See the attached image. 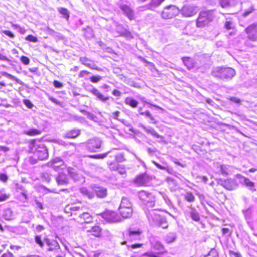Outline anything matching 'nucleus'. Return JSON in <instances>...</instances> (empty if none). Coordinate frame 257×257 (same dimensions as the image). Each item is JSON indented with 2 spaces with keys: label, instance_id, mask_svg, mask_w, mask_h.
<instances>
[{
  "label": "nucleus",
  "instance_id": "ddd939ff",
  "mask_svg": "<svg viewBox=\"0 0 257 257\" xmlns=\"http://www.w3.org/2000/svg\"><path fill=\"white\" fill-rule=\"evenodd\" d=\"M150 242L152 247L157 250L158 253H163L165 252V249L163 245L158 240L157 237L151 236L150 238Z\"/></svg>",
  "mask_w": 257,
  "mask_h": 257
},
{
  "label": "nucleus",
  "instance_id": "8fccbe9b",
  "mask_svg": "<svg viewBox=\"0 0 257 257\" xmlns=\"http://www.w3.org/2000/svg\"><path fill=\"white\" fill-rule=\"evenodd\" d=\"M115 160L116 162L121 163L125 160L124 155L122 153H119L115 156Z\"/></svg>",
  "mask_w": 257,
  "mask_h": 257
},
{
  "label": "nucleus",
  "instance_id": "f704fd0d",
  "mask_svg": "<svg viewBox=\"0 0 257 257\" xmlns=\"http://www.w3.org/2000/svg\"><path fill=\"white\" fill-rule=\"evenodd\" d=\"M177 238L176 232H169L165 236V240L167 243H172L175 241Z\"/></svg>",
  "mask_w": 257,
  "mask_h": 257
},
{
  "label": "nucleus",
  "instance_id": "3c124183",
  "mask_svg": "<svg viewBox=\"0 0 257 257\" xmlns=\"http://www.w3.org/2000/svg\"><path fill=\"white\" fill-rule=\"evenodd\" d=\"M42 179L46 182H49L51 180V175L47 172L42 174Z\"/></svg>",
  "mask_w": 257,
  "mask_h": 257
},
{
  "label": "nucleus",
  "instance_id": "13d9d810",
  "mask_svg": "<svg viewBox=\"0 0 257 257\" xmlns=\"http://www.w3.org/2000/svg\"><path fill=\"white\" fill-rule=\"evenodd\" d=\"M248 38L251 41H256L257 40V31L255 32L248 34Z\"/></svg>",
  "mask_w": 257,
  "mask_h": 257
},
{
  "label": "nucleus",
  "instance_id": "ea45409f",
  "mask_svg": "<svg viewBox=\"0 0 257 257\" xmlns=\"http://www.w3.org/2000/svg\"><path fill=\"white\" fill-rule=\"evenodd\" d=\"M41 132L36 128H31L27 131H24V134L29 136H34L40 135Z\"/></svg>",
  "mask_w": 257,
  "mask_h": 257
},
{
  "label": "nucleus",
  "instance_id": "603ef678",
  "mask_svg": "<svg viewBox=\"0 0 257 257\" xmlns=\"http://www.w3.org/2000/svg\"><path fill=\"white\" fill-rule=\"evenodd\" d=\"M126 83L127 84H128V85H130L131 86H133L135 88L140 87L139 85L137 83H136V82H135L134 81H133L130 79H128V80H127V81H126Z\"/></svg>",
  "mask_w": 257,
  "mask_h": 257
},
{
  "label": "nucleus",
  "instance_id": "393cba45",
  "mask_svg": "<svg viewBox=\"0 0 257 257\" xmlns=\"http://www.w3.org/2000/svg\"><path fill=\"white\" fill-rule=\"evenodd\" d=\"M79 61L82 64L89 68L97 69L95 65L92 62V61L87 57H81L79 58Z\"/></svg>",
  "mask_w": 257,
  "mask_h": 257
},
{
  "label": "nucleus",
  "instance_id": "c9c22d12",
  "mask_svg": "<svg viewBox=\"0 0 257 257\" xmlns=\"http://www.w3.org/2000/svg\"><path fill=\"white\" fill-rule=\"evenodd\" d=\"M165 0H152L150 4L147 7L150 10H154L156 8L159 6Z\"/></svg>",
  "mask_w": 257,
  "mask_h": 257
},
{
  "label": "nucleus",
  "instance_id": "864d4df0",
  "mask_svg": "<svg viewBox=\"0 0 257 257\" xmlns=\"http://www.w3.org/2000/svg\"><path fill=\"white\" fill-rule=\"evenodd\" d=\"M35 242L37 244H39V245L42 247L44 246V242L41 240V237L40 235H36L35 238Z\"/></svg>",
  "mask_w": 257,
  "mask_h": 257
},
{
  "label": "nucleus",
  "instance_id": "7ed1b4c3",
  "mask_svg": "<svg viewBox=\"0 0 257 257\" xmlns=\"http://www.w3.org/2000/svg\"><path fill=\"white\" fill-rule=\"evenodd\" d=\"M236 72L234 69L230 67H216L212 68L211 75L217 79L221 80L231 79Z\"/></svg>",
  "mask_w": 257,
  "mask_h": 257
},
{
  "label": "nucleus",
  "instance_id": "bf43d9fd",
  "mask_svg": "<svg viewBox=\"0 0 257 257\" xmlns=\"http://www.w3.org/2000/svg\"><path fill=\"white\" fill-rule=\"evenodd\" d=\"M20 60L21 62L25 65H28L30 63L29 58L25 56H22L21 57Z\"/></svg>",
  "mask_w": 257,
  "mask_h": 257
},
{
  "label": "nucleus",
  "instance_id": "0e129e2a",
  "mask_svg": "<svg viewBox=\"0 0 257 257\" xmlns=\"http://www.w3.org/2000/svg\"><path fill=\"white\" fill-rule=\"evenodd\" d=\"M24 103L29 108H32L33 107V104L31 101L28 99L24 100Z\"/></svg>",
  "mask_w": 257,
  "mask_h": 257
},
{
  "label": "nucleus",
  "instance_id": "2eb2a0df",
  "mask_svg": "<svg viewBox=\"0 0 257 257\" xmlns=\"http://www.w3.org/2000/svg\"><path fill=\"white\" fill-rule=\"evenodd\" d=\"M82 210V207L75 204H68L64 208L65 212L69 214L70 216L72 215H76L78 214V212Z\"/></svg>",
  "mask_w": 257,
  "mask_h": 257
},
{
  "label": "nucleus",
  "instance_id": "c03bdc74",
  "mask_svg": "<svg viewBox=\"0 0 257 257\" xmlns=\"http://www.w3.org/2000/svg\"><path fill=\"white\" fill-rule=\"evenodd\" d=\"M245 31L247 34L255 32L256 31H257L256 25L255 24H252L249 26L245 29Z\"/></svg>",
  "mask_w": 257,
  "mask_h": 257
},
{
  "label": "nucleus",
  "instance_id": "052dcab7",
  "mask_svg": "<svg viewBox=\"0 0 257 257\" xmlns=\"http://www.w3.org/2000/svg\"><path fill=\"white\" fill-rule=\"evenodd\" d=\"M9 177L6 174L1 173L0 174V180L3 182H7Z\"/></svg>",
  "mask_w": 257,
  "mask_h": 257
},
{
  "label": "nucleus",
  "instance_id": "b1692460",
  "mask_svg": "<svg viewBox=\"0 0 257 257\" xmlns=\"http://www.w3.org/2000/svg\"><path fill=\"white\" fill-rule=\"evenodd\" d=\"M3 217L7 220H13L15 218V215L10 208H6L4 209L2 213Z\"/></svg>",
  "mask_w": 257,
  "mask_h": 257
},
{
  "label": "nucleus",
  "instance_id": "a878e982",
  "mask_svg": "<svg viewBox=\"0 0 257 257\" xmlns=\"http://www.w3.org/2000/svg\"><path fill=\"white\" fill-rule=\"evenodd\" d=\"M236 0H219V5L222 8H227L234 6Z\"/></svg>",
  "mask_w": 257,
  "mask_h": 257
},
{
  "label": "nucleus",
  "instance_id": "9d476101",
  "mask_svg": "<svg viewBox=\"0 0 257 257\" xmlns=\"http://www.w3.org/2000/svg\"><path fill=\"white\" fill-rule=\"evenodd\" d=\"M102 218L107 222L114 223L120 221V216L115 212L107 211L102 214Z\"/></svg>",
  "mask_w": 257,
  "mask_h": 257
},
{
  "label": "nucleus",
  "instance_id": "a211bd4d",
  "mask_svg": "<svg viewBox=\"0 0 257 257\" xmlns=\"http://www.w3.org/2000/svg\"><path fill=\"white\" fill-rule=\"evenodd\" d=\"M92 189L98 197L104 198L107 195V190L103 187L94 185Z\"/></svg>",
  "mask_w": 257,
  "mask_h": 257
},
{
  "label": "nucleus",
  "instance_id": "4468645a",
  "mask_svg": "<svg viewBox=\"0 0 257 257\" xmlns=\"http://www.w3.org/2000/svg\"><path fill=\"white\" fill-rule=\"evenodd\" d=\"M119 9L129 20H133L135 19V12L129 6L125 4H121L119 6Z\"/></svg>",
  "mask_w": 257,
  "mask_h": 257
},
{
  "label": "nucleus",
  "instance_id": "49530a36",
  "mask_svg": "<svg viewBox=\"0 0 257 257\" xmlns=\"http://www.w3.org/2000/svg\"><path fill=\"white\" fill-rule=\"evenodd\" d=\"M185 199L188 202H194L195 200V197L190 192H187L185 195Z\"/></svg>",
  "mask_w": 257,
  "mask_h": 257
},
{
  "label": "nucleus",
  "instance_id": "774afa93",
  "mask_svg": "<svg viewBox=\"0 0 257 257\" xmlns=\"http://www.w3.org/2000/svg\"><path fill=\"white\" fill-rule=\"evenodd\" d=\"M229 100L236 103L240 104L241 103V100L235 97H230Z\"/></svg>",
  "mask_w": 257,
  "mask_h": 257
},
{
  "label": "nucleus",
  "instance_id": "c85d7f7f",
  "mask_svg": "<svg viewBox=\"0 0 257 257\" xmlns=\"http://www.w3.org/2000/svg\"><path fill=\"white\" fill-rule=\"evenodd\" d=\"M57 184L59 185H66L68 183L67 176L64 174H59L56 178Z\"/></svg>",
  "mask_w": 257,
  "mask_h": 257
},
{
  "label": "nucleus",
  "instance_id": "7c9ffc66",
  "mask_svg": "<svg viewBox=\"0 0 257 257\" xmlns=\"http://www.w3.org/2000/svg\"><path fill=\"white\" fill-rule=\"evenodd\" d=\"M116 30L120 36L128 38L132 37L130 32L124 29L121 25H118L116 27Z\"/></svg>",
  "mask_w": 257,
  "mask_h": 257
},
{
  "label": "nucleus",
  "instance_id": "72a5a7b5",
  "mask_svg": "<svg viewBox=\"0 0 257 257\" xmlns=\"http://www.w3.org/2000/svg\"><path fill=\"white\" fill-rule=\"evenodd\" d=\"M131 207L133 208V204L130 199L126 197H123L121 199V203L119 208L122 207Z\"/></svg>",
  "mask_w": 257,
  "mask_h": 257
},
{
  "label": "nucleus",
  "instance_id": "5701e85b",
  "mask_svg": "<svg viewBox=\"0 0 257 257\" xmlns=\"http://www.w3.org/2000/svg\"><path fill=\"white\" fill-rule=\"evenodd\" d=\"M53 169L57 170L58 168L63 164V160L59 158L54 159L51 162L48 163Z\"/></svg>",
  "mask_w": 257,
  "mask_h": 257
},
{
  "label": "nucleus",
  "instance_id": "6ab92c4d",
  "mask_svg": "<svg viewBox=\"0 0 257 257\" xmlns=\"http://www.w3.org/2000/svg\"><path fill=\"white\" fill-rule=\"evenodd\" d=\"M119 212L123 218H129L133 213V209L131 207H122L118 208Z\"/></svg>",
  "mask_w": 257,
  "mask_h": 257
},
{
  "label": "nucleus",
  "instance_id": "4d7b16f0",
  "mask_svg": "<svg viewBox=\"0 0 257 257\" xmlns=\"http://www.w3.org/2000/svg\"><path fill=\"white\" fill-rule=\"evenodd\" d=\"M26 40L34 43H36L38 41V39L36 37H34L32 35H29L27 36V37L26 38Z\"/></svg>",
  "mask_w": 257,
  "mask_h": 257
},
{
  "label": "nucleus",
  "instance_id": "5fc2aeb1",
  "mask_svg": "<svg viewBox=\"0 0 257 257\" xmlns=\"http://www.w3.org/2000/svg\"><path fill=\"white\" fill-rule=\"evenodd\" d=\"M102 77L100 76L93 75L90 78V81L93 83H97L102 79Z\"/></svg>",
  "mask_w": 257,
  "mask_h": 257
},
{
  "label": "nucleus",
  "instance_id": "f8f14e48",
  "mask_svg": "<svg viewBox=\"0 0 257 257\" xmlns=\"http://www.w3.org/2000/svg\"><path fill=\"white\" fill-rule=\"evenodd\" d=\"M182 15L186 17H190L195 15L197 13V8L192 5H185L180 11Z\"/></svg>",
  "mask_w": 257,
  "mask_h": 257
},
{
  "label": "nucleus",
  "instance_id": "20e7f679",
  "mask_svg": "<svg viewBox=\"0 0 257 257\" xmlns=\"http://www.w3.org/2000/svg\"><path fill=\"white\" fill-rule=\"evenodd\" d=\"M140 199L146 205L145 208H153L155 206L154 196L149 192L141 191L138 194Z\"/></svg>",
  "mask_w": 257,
  "mask_h": 257
},
{
  "label": "nucleus",
  "instance_id": "4be33fe9",
  "mask_svg": "<svg viewBox=\"0 0 257 257\" xmlns=\"http://www.w3.org/2000/svg\"><path fill=\"white\" fill-rule=\"evenodd\" d=\"M217 168L219 169L218 171L223 175H229L232 173L231 166L225 165L217 164Z\"/></svg>",
  "mask_w": 257,
  "mask_h": 257
},
{
  "label": "nucleus",
  "instance_id": "cd10ccee",
  "mask_svg": "<svg viewBox=\"0 0 257 257\" xmlns=\"http://www.w3.org/2000/svg\"><path fill=\"white\" fill-rule=\"evenodd\" d=\"M80 134V131L79 130L74 129L65 133L64 137L66 138L74 139L78 137Z\"/></svg>",
  "mask_w": 257,
  "mask_h": 257
},
{
  "label": "nucleus",
  "instance_id": "473e14b6",
  "mask_svg": "<svg viewBox=\"0 0 257 257\" xmlns=\"http://www.w3.org/2000/svg\"><path fill=\"white\" fill-rule=\"evenodd\" d=\"M141 232L139 230H129L128 236L131 240H138L140 238Z\"/></svg>",
  "mask_w": 257,
  "mask_h": 257
},
{
  "label": "nucleus",
  "instance_id": "39448f33",
  "mask_svg": "<svg viewBox=\"0 0 257 257\" xmlns=\"http://www.w3.org/2000/svg\"><path fill=\"white\" fill-rule=\"evenodd\" d=\"M180 12L178 8L174 5H170L165 7L162 13L163 18L171 19L177 16Z\"/></svg>",
  "mask_w": 257,
  "mask_h": 257
},
{
  "label": "nucleus",
  "instance_id": "09e8293b",
  "mask_svg": "<svg viewBox=\"0 0 257 257\" xmlns=\"http://www.w3.org/2000/svg\"><path fill=\"white\" fill-rule=\"evenodd\" d=\"M207 257H219L217 251L215 248H212L208 253Z\"/></svg>",
  "mask_w": 257,
  "mask_h": 257
},
{
  "label": "nucleus",
  "instance_id": "412c9836",
  "mask_svg": "<svg viewBox=\"0 0 257 257\" xmlns=\"http://www.w3.org/2000/svg\"><path fill=\"white\" fill-rule=\"evenodd\" d=\"M236 177L239 179L240 183L245 185L247 187L251 189L254 186L253 182L250 181L248 178H245L241 174H237Z\"/></svg>",
  "mask_w": 257,
  "mask_h": 257
},
{
  "label": "nucleus",
  "instance_id": "bb28decb",
  "mask_svg": "<svg viewBox=\"0 0 257 257\" xmlns=\"http://www.w3.org/2000/svg\"><path fill=\"white\" fill-rule=\"evenodd\" d=\"M187 212L190 214V216L192 220L197 222L200 221L199 214L195 208L190 207Z\"/></svg>",
  "mask_w": 257,
  "mask_h": 257
},
{
  "label": "nucleus",
  "instance_id": "2f4dec72",
  "mask_svg": "<svg viewBox=\"0 0 257 257\" xmlns=\"http://www.w3.org/2000/svg\"><path fill=\"white\" fill-rule=\"evenodd\" d=\"M79 217L80 219H83L84 222L89 223L92 221L93 217L87 212H83L79 214Z\"/></svg>",
  "mask_w": 257,
  "mask_h": 257
},
{
  "label": "nucleus",
  "instance_id": "f257e3e1",
  "mask_svg": "<svg viewBox=\"0 0 257 257\" xmlns=\"http://www.w3.org/2000/svg\"><path fill=\"white\" fill-rule=\"evenodd\" d=\"M144 211L149 224L152 226L167 228L168 226L167 219L159 213V210L153 208H145Z\"/></svg>",
  "mask_w": 257,
  "mask_h": 257
},
{
  "label": "nucleus",
  "instance_id": "f03ea898",
  "mask_svg": "<svg viewBox=\"0 0 257 257\" xmlns=\"http://www.w3.org/2000/svg\"><path fill=\"white\" fill-rule=\"evenodd\" d=\"M31 152L33 154L32 158L34 160H45L48 158V150L45 145L41 142H32Z\"/></svg>",
  "mask_w": 257,
  "mask_h": 257
},
{
  "label": "nucleus",
  "instance_id": "a18cd8bd",
  "mask_svg": "<svg viewBox=\"0 0 257 257\" xmlns=\"http://www.w3.org/2000/svg\"><path fill=\"white\" fill-rule=\"evenodd\" d=\"M92 232H93V234L96 236H99L101 233V228L98 226H95L92 227L91 228Z\"/></svg>",
  "mask_w": 257,
  "mask_h": 257
},
{
  "label": "nucleus",
  "instance_id": "37998d69",
  "mask_svg": "<svg viewBox=\"0 0 257 257\" xmlns=\"http://www.w3.org/2000/svg\"><path fill=\"white\" fill-rule=\"evenodd\" d=\"M111 151H108V152H107L105 153L102 154H97V155H90V156H88V157L90 158L95 159H103V158L106 157V156L109 154V153Z\"/></svg>",
  "mask_w": 257,
  "mask_h": 257
},
{
  "label": "nucleus",
  "instance_id": "4c0bfd02",
  "mask_svg": "<svg viewBox=\"0 0 257 257\" xmlns=\"http://www.w3.org/2000/svg\"><path fill=\"white\" fill-rule=\"evenodd\" d=\"M124 102L126 104L129 105L134 108L137 107L139 103L136 100L131 97H126L124 100Z\"/></svg>",
  "mask_w": 257,
  "mask_h": 257
},
{
  "label": "nucleus",
  "instance_id": "69168bd1",
  "mask_svg": "<svg viewBox=\"0 0 257 257\" xmlns=\"http://www.w3.org/2000/svg\"><path fill=\"white\" fill-rule=\"evenodd\" d=\"M53 85L54 86L56 87V88H61L63 87V84L57 81V80H54V82H53Z\"/></svg>",
  "mask_w": 257,
  "mask_h": 257
},
{
  "label": "nucleus",
  "instance_id": "9b49d317",
  "mask_svg": "<svg viewBox=\"0 0 257 257\" xmlns=\"http://www.w3.org/2000/svg\"><path fill=\"white\" fill-rule=\"evenodd\" d=\"M101 141L98 138H92L87 141L86 143L87 150L90 152H96L101 147Z\"/></svg>",
  "mask_w": 257,
  "mask_h": 257
},
{
  "label": "nucleus",
  "instance_id": "6e6552de",
  "mask_svg": "<svg viewBox=\"0 0 257 257\" xmlns=\"http://www.w3.org/2000/svg\"><path fill=\"white\" fill-rule=\"evenodd\" d=\"M209 12H201L197 20L196 26L197 27H203L208 25L212 20Z\"/></svg>",
  "mask_w": 257,
  "mask_h": 257
},
{
  "label": "nucleus",
  "instance_id": "338daca9",
  "mask_svg": "<svg viewBox=\"0 0 257 257\" xmlns=\"http://www.w3.org/2000/svg\"><path fill=\"white\" fill-rule=\"evenodd\" d=\"M162 197L164 201H165V202L166 203V204H167L168 205H169L171 204V201L169 199L168 196L166 194H162Z\"/></svg>",
  "mask_w": 257,
  "mask_h": 257
},
{
  "label": "nucleus",
  "instance_id": "f3484780",
  "mask_svg": "<svg viewBox=\"0 0 257 257\" xmlns=\"http://www.w3.org/2000/svg\"><path fill=\"white\" fill-rule=\"evenodd\" d=\"M140 127L144 130L148 134H151L154 137L158 139H163V136L160 135L153 127L150 126H146L142 123L139 124Z\"/></svg>",
  "mask_w": 257,
  "mask_h": 257
},
{
  "label": "nucleus",
  "instance_id": "1a4fd4ad",
  "mask_svg": "<svg viewBox=\"0 0 257 257\" xmlns=\"http://www.w3.org/2000/svg\"><path fill=\"white\" fill-rule=\"evenodd\" d=\"M151 180V177L147 173H142L136 176L134 183L138 186H148Z\"/></svg>",
  "mask_w": 257,
  "mask_h": 257
},
{
  "label": "nucleus",
  "instance_id": "79ce46f5",
  "mask_svg": "<svg viewBox=\"0 0 257 257\" xmlns=\"http://www.w3.org/2000/svg\"><path fill=\"white\" fill-rule=\"evenodd\" d=\"M16 188L18 191H21L22 195L25 197V199H27V191L25 190L24 187L22 185L16 184Z\"/></svg>",
  "mask_w": 257,
  "mask_h": 257
},
{
  "label": "nucleus",
  "instance_id": "c756f323",
  "mask_svg": "<svg viewBox=\"0 0 257 257\" xmlns=\"http://www.w3.org/2000/svg\"><path fill=\"white\" fill-rule=\"evenodd\" d=\"M182 61L184 65L187 67L188 69L191 70L193 69L194 59L190 57H185L182 58Z\"/></svg>",
  "mask_w": 257,
  "mask_h": 257
},
{
  "label": "nucleus",
  "instance_id": "58836bf2",
  "mask_svg": "<svg viewBox=\"0 0 257 257\" xmlns=\"http://www.w3.org/2000/svg\"><path fill=\"white\" fill-rule=\"evenodd\" d=\"M193 69L204 72V69L202 68V63L199 59H194Z\"/></svg>",
  "mask_w": 257,
  "mask_h": 257
},
{
  "label": "nucleus",
  "instance_id": "680f3d73",
  "mask_svg": "<svg viewBox=\"0 0 257 257\" xmlns=\"http://www.w3.org/2000/svg\"><path fill=\"white\" fill-rule=\"evenodd\" d=\"M222 232L223 235H226L228 236H230L232 232L228 228H223L222 229Z\"/></svg>",
  "mask_w": 257,
  "mask_h": 257
},
{
  "label": "nucleus",
  "instance_id": "dca6fc26",
  "mask_svg": "<svg viewBox=\"0 0 257 257\" xmlns=\"http://www.w3.org/2000/svg\"><path fill=\"white\" fill-rule=\"evenodd\" d=\"M88 91L95 96L98 100L103 103H107L108 105L109 104L107 102L109 99V97L104 96L97 89L92 87V88L89 89Z\"/></svg>",
  "mask_w": 257,
  "mask_h": 257
},
{
  "label": "nucleus",
  "instance_id": "aec40b11",
  "mask_svg": "<svg viewBox=\"0 0 257 257\" xmlns=\"http://www.w3.org/2000/svg\"><path fill=\"white\" fill-rule=\"evenodd\" d=\"M68 172L71 178L75 182H84V178L82 177V176L77 173L73 168H69Z\"/></svg>",
  "mask_w": 257,
  "mask_h": 257
},
{
  "label": "nucleus",
  "instance_id": "6e6d98bb",
  "mask_svg": "<svg viewBox=\"0 0 257 257\" xmlns=\"http://www.w3.org/2000/svg\"><path fill=\"white\" fill-rule=\"evenodd\" d=\"M254 10V8L253 6H251L248 9L245 11L244 13L243 14L242 16L244 17H246L248 16L250 14H251Z\"/></svg>",
  "mask_w": 257,
  "mask_h": 257
},
{
  "label": "nucleus",
  "instance_id": "de8ad7c7",
  "mask_svg": "<svg viewBox=\"0 0 257 257\" xmlns=\"http://www.w3.org/2000/svg\"><path fill=\"white\" fill-rule=\"evenodd\" d=\"M3 75L6 76L7 77L9 78V79H11L16 81L18 83H20V84L21 83V81L18 78H16L15 76H14L10 74H9L7 72H4L3 73Z\"/></svg>",
  "mask_w": 257,
  "mask_h": 257
},
{
  "label": "nucleus",
  "instance_id": "423d86ee",
  "mask_svg": "<svg viewBox=\"0 0 257 257\" xmlns=\"http://www.w3.org/2000/svg\"><path fill=\"white\" fill-rule=\"evenodd\" d=\"M217 183L229 191L235 190L238 187V185L236 181L231 178L227 179H219L217 181Z\"/></svg>",
  "mask_w": 257,
  "mask_h": 257
},
{
  "label": "nucleus",
  "instance_id": "e433bc0d",
  "mask_svg": "<svg viewBox=\"0 0 257 257\" xmlns=\"http://www.w3.org/2000/svg\"><path fill=\"white\" fill-rule=\"evenodd\" d=\"M79 191L82 194L87 196L89 199L93 198L94 196V193L93 192H90L85 187H82L80 188Z\"/></svg>",
  "mask_w": 257,
  "mask_h": 257
},
{
  "label": "nucleus",
  "instance_id": "0eeeda50",
  "mask_svg": "<svg viewBox=\"0 0 257 257\" xmlns=\"http://www.w3.org/2000/svg\"><path fill=\"white\" fill-rule=\"evenodd\" d=\"M45 242L49 247L48 249L49 251H55L58 254L56 255L57 257H64L65 254L61 252L59 253L60 247L58 242L54 239L46 238L44 240Z\"/></svg>",
  "mask_w": 257,
  "mask_h": 257
},
{
  "label": "nucleus",
  "instance_id": "a19ab883",
  "mask_svg": "<svg viewBox=\"0 0 257 257\" xmlns=\"http://www.w3.org/2000/svg\"><path fill=\"white\" fill-rule=\"evenodd\" d=\"M58 10V12L63 16V18L68 20L69 18V12L67 9L64 8H60Z\"/></svg>",
  "mask_w": 257,
  "mask_h": 257
},
{
  "label": "nucleus",
  "instance_id": "e2e57ef3",
  "mask_svg": "<svg viewBox=\"0 0 257 257\" xmlns=\"http://www.w3.org/2000/svg\"><path fill=\"white\" fill-rule=\"evenodd\" d=\"M3 33L6 35L8 36L10 38L13 39L15 38V35L14 34L10 31L9 30H4L3 31Z\"/></svg>",
  "mask_w": 257,
  "mask_h": 257
}]
</instances>
